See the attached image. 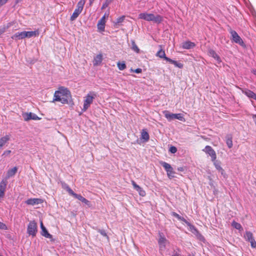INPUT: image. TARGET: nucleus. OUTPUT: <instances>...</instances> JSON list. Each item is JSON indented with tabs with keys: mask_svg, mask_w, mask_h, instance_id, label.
Returning a JSON list of instances; mask_svg holds the SVG:
<instances>
[{
	"mask_svg": "<svg viewBox=\"0 0 256 256\" xmlns=\"http://www.w3.org/2000/svg\"><path fill=\"white\" fill-rule=\"evenodd\" d=\"M70 97V91L67 88L61 86L55 92L52 102H60L63 104H67Z\"/></svg>",
	"mask_w": 256,
	"mask_h": 256,
	"instance_id": "1",
	"label": "nucleus"
},
{
	"mask_svg": "<svg viewBox=\"0 0 256 256\" xmlns=\"http://www.w3.org/2000/svg\"><path fill=\"white\" fill-rule=\"evenodd\" d=\"M138 18L148 22H152L159 24L163 20V16L160 14H154L151 13L142 12L138 14Z\"/></svg>",
	"mask_w": 256,
	"mask_h": 256,
	"instance_id": "2",
	"label": "nucleus"
},
{
	"mask_svg": "<svg viewBox=\"0 0 256 256\" xmlns=\"http://www.w3.org/2000/svg\"><path fill=\"white\" fill-rule=\"evenodd\" d=\"M96 96L97 94L95 92H90L84 97V105L82 108L83 112L86 111L90 107Z\"/></svg>",
	"mask_w": 256,
	"mask_h": 256,
	"instance_id": "3",
	"label": "nucleus"
},
{
	"mask_svg": "<svg viewBox=\"0 0 256 256\" xmlns=\"http://www.w3.org/2000/svg\"><path fill=\"white\" fill-rule=\"evenodd\" d=\"M158 242L159 247V252L160 254H162L166 249V246L169 244L170 242L162 232H159Z\"/></svg>",
	"mask_w": 256,
	"mask_h": 256,
	"instance_id": "4",
	"label": "nucleus"
},
{
	"mask_svg": "<svg viewBox=\"0 0 256 256\" xmlns=\"http://www.w3.org/2000/svg\"><path fill=\"white\" fill-rule=\"evenodd\" d=\"M163 114L168 121H171L174 119H178L182 122H185L186 120L182 114H172L168 110H164Z\"/></svg>",
	"mask_w": 256,
	"mask_h": 256,
	"instance_id": "5",
	"label": "nucleus"
},
{
	"mask_svg": "<svg viewBox=\"0 0 256 256\" xmlns=\"http://www.w3.org/2000/svg\"><path fill=\"white\" fill-rule=\"evenodd\" d=\"M85 3L84 0H80L77 4L76 8L75 9L74 12L70 16V20L73 21L75 20L80 14L81 13L82 10H83L84 6Z\"/></svg>",
	"mask_w": 256,
	"mask_h": 256,
	"instance_id": "6",
	"label": "nucleus"
},
{
	"mask_svg": "<svg viewBox=\"0 0 256 256\" xmlns=\"http://www.w3.org/2000/svg\"><path fill=\"white\" fill-rule=\"evenodd\" d=\"M160 164L163 166L166 172L167 176L170 179H172L174 177V174L176 172L174 170L172 166L169 164L163 161H160Z\"/></svg>",
	"mask_w": 256,
	"mask_h": 256,
	"instance_id": "7",
	"label": "nucleus"
},
{
	"mask_svg": "<svg viewBox=\"0 0 256 256\" xmlns=\"http://www.w3.org/2000/svg\"><path fill=\"white\" fill-rule=\"evenodd\" d=\"M37 232L38 226L36 222L34 220L30 221L28 226L27 233L30 236H32V237H34L36 236Z\"/></svg>",
	"mask_w": 256,
	"mask_h": 256,
	"instance_id": "8",
	"label": "nucleus"
},
{
	"mask_svg": "<svg viewBox=\"0 0 256 256\" xmlns=\"http://www.w3.org/2000/svg\"><path fill=\"white\" fill-rule=\"evenodd\" d=\"M230 32L232 36V39L234 42L242 46L244 45L243 40L235 30H230Z\"/></svg>",
	"mask_w": 256,
	"mask_h": 256,
	"instance_id": "9",
	"label": "nucleus"
},
{
	"mask_svg": "<svg viewBox=\"0 0 256 256\" xmlns=\"http://www.w3.org/2000/svg\"><path fill=\"white\" fill-rule=\"evenodd\" d=\"M244 238L246 241L250 243V246L252 248H256V241L254 240L253 234L250 232L246 231Z\"/></svg>",
	"mask_w": 256,
	"mask_h": 256,
	"instance_id": "10",
	"label": "nucleus"
},
{
	"mask_svg": "<svg viewBox=\"0 0 256 256\" xmlns=\"http://www.w3.org/2000/svg\"><path fill=\"white\" fill-rule=\"evenodd\" d=\"M206 154H208L211 157L212 162L215 161L216 158V154L214 149L209 146H206L204 149L203 150Z\"/></svg>",
	"mask_w": 256,
	"mask_h": 256,
	"instance_id": "11",
	"label": "nucleus"
},
{
	"mask_svg": "<svg viewBox=\"0 0 256 256\" xmlns=\"http://www.w3.org/2000/svg\"><path fill=\"white\" fill-rule=\"evenodd\" d=\"M22 116L25 121H28L30 120H37L40 119V118L37 115L32 112L24 113L22 114Z\"/></svg>",
	"mask_w": 256,
	"mask_h": 256,
	"instance_id": "12",
	"label": "nucleus"
},
{
	"mask_svg": "<svg viewBox=\"0 0 256 256\" xmlns=\"http://www.w3.org/2000/svg\"><path fill=\"white\" fill-rule=\"evenodd\" d=\"M106 16L105 14L98 22L97 26L98 30L100 32H104L105 28V24H106Z\"/></svg>",
	"mask_w": 256,
	"mask_h": 256,
	"instance_id": "13",
	"label": "nucleus"
},
{
	"mask_svg": "<svg viewBox=\"0 0 256 256\" xmlns=\"http://www.w3.org/2000/svg\"><path fill=\"white\" fill-rule=\"evenodd\" d=\"M214 163V166L220 172L221 174L224 176V178L226 177V174L224 172V170L221 166V162L218 160H215V161L212 162Z\"/></svg>",
	"mask_w": 256,
	"mask_h": 256,
	"instance_id": "14",
	"label": "nucleus"
},
{
	"mask_svg": "<svg viewBox=\"0 0 256 256\" xmlns=\"http://www.w3.org/2000/svg\"><path fill=\"white\" fill-rule=\"evenodd\" d=\"M43 202V200L40 198H29L26 201V204L28 205L34 206Z\"/></svg>",
	"mask_w": 256,
	"mask_h": 256,
	"instance_id": "15",
	"label": "nucleus"
},
{
	"mask_svg": "<svg viewBox=\"0 0 256 256\" xmlns=\"http://www.w3.org/2000/svg\"><path fill=\"white\" fill-rule=\"evenodd\" d=\"M40 228L42 229L41 234L42 236H44L46 238H52V235L48 233L46 228L44 226L42 221L40 222Z\"/></svg>",
	"mask_w": 256,
	"mask_h": 256,
	"instance_id": "16",
	"label": "nucleus"
},
{
	"mask_svg": "<svg viewBox=\"0 0 256 256\" xmlns=\"http://www.w3.org/2000/svg\"><path fill=\"white\" fill-rule=\"evenodd\" d=\"M26 31L18 32L14 34L12 38L14 40H20L26 38Z\"/></svg>",
	"mask_w": 256,
	"mask_h": 256,
	"instance_id": "17",
	"label": "nucleus"
},
{
	"mask_svg": "<svg viewBox=\"0 0 256 256\" xmlns=\"http://www.w3.org/2000/svg\"><path fill=\"white\" fill-rule=\"evenodd\" d=\"M72 196H74L76 198H77L78 200L81 201L82 202L84 203L85 204L88 206H90V202L86 198H84L80 194H78L74 193Z\"/></svg>",
	"mask_w": 256,
	"mask_h": 256,
	"instance_id": "18",
	"label": "nucleus"
},
{
	"mask_svg": "<svg viewBox=\"0 0 256 256\" xmlns=\"http://www.w3.org/2000/svg\"><path fill=\"white\" fill-rule=\"evenodd\" d=\"M17 171L18 168L16 166H14L13 168L8 170L7 172L6 177L4 180H6L8 181V179L10 177L14 176L16 173Z\"/></svg>",
	"mask_w": 256,
	"mask_h": 256,
	"instance_id": "19",
	"label": "nucleus"
},
{
	"mask_svg": "<svg viewBox=\"0 0 256 256\" xmlns=\"http://www.w3.org/2000/svg\"><path fill=\"white\" fill-rule=\"evenodd\" d=\"M196 46V44L188 40L182 42V48L184 49H190L194 48Z\"/></svg>",
	"mask_w": 256,
	"mask_h": 256,
	"instance_id": "20",
	"label": "nucleus"
},
{
	"mask_svg": "<svg viewBox=\"0 0 256 256\" xmlns=\"http://www.w3.org/2000/svg\"><path fill=\"white\" fill-rule=\"evenodd\" d=\"M102 60V54L96 55L94 59L93 64L94 66L100 65Z\"/></svg>",
	"mask_w": 256,
	"mask_h": 256,
	"instance_id": "21",
	"label": "nucleus"
},
{
	"mask_svg": "<svg viewBox=\"0 0 256 256\" xmlns=\"http://www.w3.org/2000/svg\"><path fill=\"white\" fill-rule=\"evenodd\" d=\"M208 54L210 56L214 58L218 63L221 62L220 57L217 54L214 50H209Z\"/></svg>",
	"mask_w": 256,
	"mask_h": 256,
	"instance_id": "22",
	"label": "nucleus"
},
{
	"mask_svg": "<svg viewBox=\"0 0 256 256\" xmlns=\"http://www.w3.org/2000/svg\"><path fill=\"white\" fill-rule=\"evenodd\" d=\"M166 60L172 64H173L175 66L178 67V68H183V64L182 63L178 62L177 61L170 59L168 58H166Z\"/></svg>",
	"mask_w": 256,
	"mask_h": 256,
	"instance_id": "23",
	"label": "nucleus"
},
{
	"mask_svg": "<svg viewBox=\"0 0 256 256\" xmlns=\"http://www.w3.org/2000/svg\"><path fill=\"white\" fill-rule=\"evenodd\" d=\"M243 93L244 94L248 97L253 98L256 100V94L250 90H246L243 91Z\"/></svg>",
	"mask_w": 256,
	"mask_h": 256,
	"instance_id": "24",
	"label": "nucleus"
},
{
	"mask_svg": "<svg viewBox=\"0 0 256 256\" xmlns=\"http://www.w3.org/2000/svg\"><path fill=\"white\" fill-rule=\"evenodd\" d=\"M62 186L63 188L66 190L70 194L73 196L74 194V191L70 188V186L64 182H62Z\"/></svg>",
	"mask_w": 256,
	"mask_h": 256,
	"instance_id": "25",
	"label": "nucleus"
},
{
	"mask_svg": "<svg viewBox=\"0 0 256 256\" xmlns=\"http://www.w3.org/2000/svg\"><path fill=\"white\" fill-rule=\"evenodd\" d=\"M26 37L28 38L33 36H38V30L26 32Z\"/></svg>",
	"mask_w": 256,
	"mask_h": 256,
	"instance_id": "26",
	"label": "nucleus"
},
{
	"mask_svg": "<svg viewBox=\"0 0 256 256\" xmlns=\"http://www.w3.org/2000/svg\"><path fill=\"white\" fill-rule=\"evenodd\" d=\"M141 138L144 140L146 142L148 141L150 138L148 132L144 130L141 132Z\"/></svg>",
	"mask_w": 256,
	"mask_h": 256,
	"instance_id": "27",
	"label": "nucleus"
},
{
	"mask_svg": "<svg viewBox=\"0 0 256 256\" xmlns=\"http://www.w3.org/2000/svg\"><path fill=\"white\" fill-rule=\"evenodd\" d=\"M226 144L228 147V148H230L232 146V136L230 135H228L226 136Z\"/></svg>",
	"mask_w": 256,
	"mask_h": 256,
	"instance_id": "28",
	"label": "nucleus"
},
{
	"mask_svg": "<svg viewBox=\"0 0 256 256\" xmlns=\"http://www.w3.org/2000/svg\"><path fill=\"white\" fill-rule=\"evenodd\" d=\"M10 140V136L6 135L0 138V146L2 147Z\"/></svg>",
	"mask_w": 256,
	"mask_h": 256,
	"instance_id": "29",
	"label": "nucleus"
},
{
	"mask_svg": "<svg viewBox=\"0 0 256 256\" xmlns=\"http://www.w3.org/2000/svg\"><path fill=\"white\" fill-rule=\"evenodd\" d=\"M188 226H189L190 227V231L194 234L196 235V236H198V234H200V233H199V232L198 231V230L196 229V228L193 225L190 224H188Z\"/></svg>",
	"mask_w": 256,
	"mask_h": 256,
	"instance_id": "30",
	"label": "nucleus"
},
{
	"mask_svg": "<svg viewBox=\"0 0 256 256\" xmlns=\"http://www.w3.org/2000/svg\"><path fill=\"white\" fill-rule=\"evenodd\" d=\"M232 226L236 230H242L241 224L235 221H233L232 223Z\"/></svg>",
	"mask_w": 256,
	"mask_h": 256,
	"instance_id": "31",
	"label": "nucleus"
},
{
	"mask_svg": "<svg viewBox=\"0 0 256 256\" xmlns=\"http://www.w3.org/2000/svg\"><path fill=\"white\" fill-rule=\"evenodd\" d=\"M156 56L160 58H164L165 60H166L165 52L162 50H160L156 54Z\"/></svg>",
	"mask_w": 256,
	"mask_h": 256,
	"instance_id": "32",
	"label": "nucleus"
},
{
	"mask_svg": "<svg viewBox=\"0 0 256 256\" xmlns=\"http://www.w3.org/2000/svg\"><path fill=\"white\" fill-rule=\"evenodd\" d=\"M117 66L118 69L120 70H123L126 68V64L124 62H120L117 63Z\"/></svg>",
	"mask_w": 256,
	"mask_h": 256,
	"instance_id": "33",
	"label": "nucleus"
},
{
	"mask_svg": "<svg viewBox=\"0 0 256 256\" xmlns=\"http://www.w3.org/2000/svg\"><path fill=\"white\" fill-rule=\"evenodd\" d=\"M132 49L136 53H138L140 52V49L134 40L132 41Z\"/></svg>",
	"mask_w": 256,
	"mask_h": 256,
	"instance_id": "34",
	"label": "nucleus"
},
{
	"mask_svg": "<svg viewBox=\"0 0 256 256\" xmlns=\"http://www.w3.org/2000/svg\"><path fill=\"white\" fill-rule=\"evenodd\" d=\"M114 0H105L104 2L103 3L102 9L104 10Z\"/></svg>",
	"mask_w": 256,
	"mask_h": 256,
	"instance_id": "35",
	"label": "nucleus"
},
{
	"mask_svg": "<svg viewBox=\"0 0 256 256\" xmlns=\"http://www.w3.org/2000/svg\"><path fill=\"white\" fill-rule=\"evenodd\" d=\"M125 18V16H122L118 18L116 22H114V24L117 25L118 24L120 23H122L124 22V20Z\"/></svg>",
	"mask_w": 256,
	"mask_h": 256,
	"instance_id": "36",
	"label": "nucleus"
},
{
	"mask_svg": "<svg viewBox=\"0 0 256 256\" xmlns=\"http://www.w3.org/2000/svg\"><path fill=\"white\" fill-rule=\"evenodd\" d=\"M136 191L138 192L139 194L142 196H144L146 194V192L140 186L136 190Z\"/></svg>",
	"mask_w": 256,
	"mask_h": 256,
	"instance_id": "37",
	"label": "nucleus"
},
{
	"mask_svg": "<svg viewBox=\"0 0 256 256\" xmlns=\"http://www.w3.org/2000/svg\"><path fill=\"white\" fill-rule=\"evenodd\" d=\"M170 151L172 154H175L177 151V149L175 146H172L170 148Z\"/></svg>",
	"mask_w": 256,
	"mask_h": 256,
	"instance_id": "38",
	"label": "nucleus"
},
{
	"mask_svg": "<svg viewBox=\"0 0 256 256\" xmlns=\"http://www.w3.org/2000/svg\"><path fill=\"white\" fill-rule=\"evenodd\" d=\"M98 232H100L102 236L108 237L107 234L105 230L100 229L98 230Z\"/></svg>",
	"mask_w": 256,
	"mask_h": 256,
	"instance_id": "39",
	"label": "nucleus"
},
{
	"mask_svg": "<svg viewBox=\"0 0 256 256\" xmlns=\"http://www.w3.org/2000/svg\"><path fill=\"white\" fill-rule=\"evenodd\" d=\"M130 70L132 72H134L136 74H140V73H141L142 72V70L140 68H138L136 70H132V69H131Z\"/></svg>",
	"mask_w": 256,
	"mask_h": 256,
	"instance_id": "40",
	"label": "nucleus"
},
{
	"mask_svg": "<svg viewBox=\"0 0 256 256\" xmlns=\"http://www.w3.org/2000/svg\"><path fill=\"white\" fill-rule=\"evenodd\" d=\"M178 252L174 251V254L172 255V256H180V250L178 248Z\"/></svg>",
	"mask_w": 256,
	"mask_h": 256,
	"instance_id": "41",
	"label": "nucleus"
},
{
	"mask_svg": "<svg viewBox=\"0 0 256 256\" xmlns=\"http://www.w3.org/2000/svg\"><path fill=\"white\" fill-rule=\"evenodd\" d=\"M172 216L178 218V220H181V216L176 212H172Z\"/></svg>",
	"mask_w": 256,
	"mask_h": 256,
	"instance_id": "42",
	"label": "nucleus"
},
{
	"mask_svg": "<svg viewBox=\"0 0 256 256\" xmlns=\"http://www.w3.org/2000/svg\"><path fill=\"white\" fill-rule=\"evenodd\" d=\"M6 30L4 26L0 27V35L4 32Z\"/></svg>",
	"mask_w": 256,
	"mask_h": 256,
	"instance_id": "43",
	"label": "nucleus"
},
{
	"mask_svg": "<svg viewBox=\"0 0 256 256\" xmlns=\"http://www.w3.org/2000/svg\"><path fill=\"white\" fill-rule=\"evenodd\" d=\"M0 229H2V230H6V225L0 222Z\"/></svg>",
	"mask_w": 256,
	"mask_h": 256,
	"instance_id": "44",
	"label": "nucleus"
},
{
	"mask_svg": "<svg viewBox=\"0 0 256 256\" xmlns=\"http://www.w3.org/2000/svg\"><path fill=\"white\" fill-rule=\"evenodd\" d=\"M13 22H10L8 23L6 25H4V27L6 28V30L8 29L9 28H10L13 25Z\"/></svg>",
	"mask_w": 256,
	"mask_h": 256,
	"instance_id": "45",
	"label": "nucleus"
},
{
	"mask_svg": "<svg viewBox=\"0 0 256 256\" xmlns=\"http://www.w3.org/2000/svg\"><path fill=\"white\" fill-rule=\"evenodd\" d=\"M132 184L134 186V188L136 190L140 186L138 185L134 181L132 180Z\"/></svg>",
	"mask_w": 256,
	"mask_h": 256,
	"instance_id": "46",
	"label": "nucleus"
},
{
	"mask_svg": "<svg viewBox=\"0 0 256 256\" xmlns=\"http://www.w3.org/2000/svg\"><path fill=\"white\" fill-rule=\"evenodd\" d=\"M8 0H0V6H2L7 2Z\"/></svg>",
	"mask_w": 256,
	"mask_h": 256,
	"instance_id": "47",
	"label": "nucleus"
},
{
	"mask_svg": "<svg viewBox=\"0 0 256 256\" xmlns=\"http://www.w3.org/2000/svg\"><path fill=\"white\" fill-rule=\"evenodd\" d=\"M10 152H11V150H6V151L4 152L3 155L8 156V155L10 154Z\"/></svg>",
	"mask_w": 256,
	"mask_h": 256,
	"instance_id": "48",
	"label": "nucleus"
},
{
	"mask_svg": "<svg viewBox=\"0 0 256 256\" xmlns=\"http://www.w3.org/2000/svg\"><path fill=\"white\" fill-rule=\"evenodd\" d=\"M252 118L254 121L255 124L256 125V114H253L252 115Z\"/></svg>",
	"mask_w": 256,
	"mask_h": 256,
	"instance_id": "49",
	"label": "nucleus"
},
{
	"mask_svg": "<svg viewBox=\"0 0 256 256\" xmlns=\"http://www.w3.org/2000/svg\"><path fill=\"white\" fill-rule=\"evenodd\" d=\"M90 4H92L93 3V2L94 1V0H89Z\"/></svg>",
	"mask_w": 256,
	"mask_h": 256,
	"instance_id": "50",
	"label": "nucleus"
},
{
	"mask_svg": "<svg viewBox=\"0 0 256 256\" xmlns=\"http://www.w3.org/2000/svg\"><path fill=\"white\" fill-rule=\"evenodd\" d=\"M254 74H256V70H254Z\"/></svg>",
	"mask_w": 256,
	"mask_h": 256,
	"instance_id": "51",
	"label": "nucleus"
},
{
	"mask_svg": "<svg viewBox=\"0 0 256 256\" xmlns=\"http://www.w3.org/2000/svg\"><path fill=\"white\" fill-rule=\"evenodd\" d=\"M188 256H194V254H189Z\"/></svg>",
	"mask_w": 256,
	"mask_h": 256,
	"instance_id": "52",
	"label": "nucleus"
}]
</instances>
